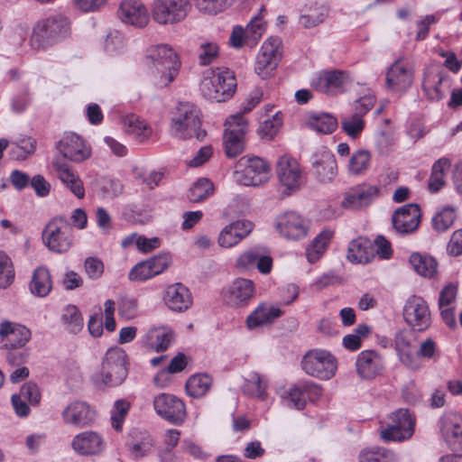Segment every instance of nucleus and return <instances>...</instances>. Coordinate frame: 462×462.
<instances>
[{
    "instance_id": "1",
    "label": "nucleus",
    "mask_w": 462,
    "mask_h": 462,
    "mask_svg": "<svg viewBox=\"0 0 462 462\" xmlns=\"http://www.w3.org/2000/svg\"><path fill=\"white\" fill-rule=\"evenodd\" d=\"M127 355L120 347H110L101 361L100 369L91 376V381L97 389L104 390L121 385L126 379Z\"/></svg>"
},
{
    "instance_id": "2",
    "label": "nucleus",
    "mask_w": 462,
    "mask_h": 462,
    "mask_svg": "<svg viewBox=\"0 0 462 462\" xmlns=\"http://www.w3.org/2000/svg\"><path fill=\"white\" fill-rule=\"evenodd\" d=\"M169 133L178 140H202L206 132L201 129L200 110L192 103H179L171 112Z\"/></svg>"
},
{
    "instance_id": "3",
    "label": "nucleus",
    "mask_w": 462,
    "mask_h": 462,
    "mask_svg": "<svg viewBox=\"0 0 462 462\" xmlns=\"http://www.w3.org/2000/svg\"><path fill=\"white\" fill-rule=\"evenodd\" d=\"M146 59L152 64L155 84L165 87L178 75L180 61L175 51L168 44L152 45L147 50Z\"/></svg>"
},
{
    "instance_id": "4",
    "label": "nucleus",
    "mask_w": 462,
    "mask_h": 462,
    "mask_svg": "<svg viewBox=\"0 0 462 462\" xmlns=\"http://www.w3.org/2000/svg\"><path fill=\"white\" fill-rule=\"evenodd\" d=\"M236 89V79L233 71L225 68L206 70L199 83L201 95L215 102L230 99Z\"/></svg>"
},
{
    "instance_id": "5",
    "label": "nucleus",
    "mask_w": 462,
    "mask_h": 462,
    "mask_svg": "<svg viewBox=\"0 0 462 462\" xmlns=\"http://www.w3.org/2000/svg\"><path fill=\"white\" fill-rule=\"evenodd\" d=\"M69 30L67 18L60 15L49 17L34 26L31 46L36 50L45 48L67 37Z\"/></svg>"
},
{
    "instance_id": "6",
    "label": "nucleus",
    "mask_w": 462,
    "mask_h": 462,
    "mask_svg": "<svg viewBox=\"0 0 462 462\" xmlns=\"http://www.w3.org/2000/svg\"><path fill=\"white\" fill-rule=\"evenodd\" d=\"M42 241L53 253L68 252L73 245L72 225L63 216L51 218L42 231Z\"/></svg>"
},
{
    "instance_id": "7",
    "label": "nucleus",
    "mask_w": 462,
    "mask_h": 462,
    "mask_svg": "<svg viewBox=\"0 0 462 462\" xmlns=\"http://www.w3.org/2000/svg\"><path fill=\"white\" fill-rule=\"evenodd\" d=\"M385 424L380 431L383 441H403L412 436L415 419L408 410L399 409L388 416Z\"/></svg>"
},
{
    "instance_id": "8",
    "label": "nucleus",
    "mask_w": 462,
    "mask_h": 462,
    "mask_svg": "<svg viewBox=\"0 0 462 462\" xmlns=\"http://www.w3.org/2000/svg\"><path fill=\"white\" fill-rule=\"evenodd\" d=\"M302 369L309 375L321 380H329L337 371V359L328 351L312 349L305 354L301 361Z\"/></svg>"
},
{
    "instance_id": "9",
    "label": "nucleus",
    "mask_w": 462,
    "mask_h": 462,
    "mask_svg": "<svg viewBox=\"0 0 462 462\" xmlns=\"http://www.w3.org/2000/svg\"><path fill=\"white\" fill-rule=\"evenodd\" d=\"M190 10V0H153L152 16L159 24H175L185 20Z\"/></svg>"
},
{
    "instance_id": "10",
    "label": "nucleus",
    "mask_w": 462,
    "mask_h": 462,
    "mask_svg": "<svg viewBox=\"0 0 462 462\" xmlns=\"http://www.w3.org/2000/svg\"><path fill=\"white\" fill-rule=\"evenodd\" d=\"M239 165L241 171H235L236 181L244 186H259L267 182L271 177L270 165L260 157H243Z\"/></svg>"
},
{
    "instance_id": "11",
    "label": "nucleus",
    "mask_w": 462,
    "mask_h": 462,
    "mask_svg": "<svg viewBox=\"0 0 462 462\" xmlns=\"http://www.w3.org/2000/svg\"><path fill=\"white\" fill-rule=\"evenodd\" d=\"M223 144L227 157H236L245 149L247 121L241 114L228 116L225 123Z\"/></svg>"
},
{
    "instance_id": "12",
    "label": "nucleus",
    "mask_w": 462,
    "mask_h": 462,
    "mask_svg": "<svg viewBox=\"0 0 462 462\" xmlns=\"http://www.w3.org/2000/svg\"><path fill=\"white\" fill-rule=\"evenodd\" d=\"M282 40L280 37H269L259 51L254 66L255 73L262 79L272 75L281 60Z\"/></svg>"
},
{
    "instance_id": "13",
    "label": "nucleus",
    "mask_w": 462,
    "mask_h": 462,
    "mask_svg": "<svg viewBox=\"0 0 462 462\" xmlns=\"http://www.w3.org/2000/svg\"><path fill=\"white\" fill-rule=\"evenodd\" d=\"M405 322L415 331L423 332L431 325V314L428 303L420 296L408 298L403 307Z\"/></svg>"
},
{
    "instance_id": "14",
    "label": "nucleus",
    "mask_w": 462,
    "mask_h": 462,
    "mask_svg": "<svg viewBox=\"0 0 462 462\" xmlns=\"http://www.w3.org/2000/svg\"><path fill=\"white\" fill-rule=\"evenodd\" d=\"M274 226L281 236L293 241L306 237L310 228L308 221L294 211H287L277 216Z\"/></svg>"
},
{
    "instance_id": "15",
    "label": "nucleus",
    "mask_w": 462,
    "mask_h": 462,
    "mask_svg": "<svg viewBox=\"0 0 462 462\" xmlns=\"http://www.w3.org/2000/svg\"><path fill=\"white\" fill-rule=\"evenodd\" d=\"M276 174L280 184L288 191L298 190L303 183L302 169L293 157L283 154L276 162Z\"/></svg>"
},
{
    "instance_id": "16",
    "label": "nucleus",
    "mask_w": 462,
    "mask_h": 462,
    "mask_svg": "<svg viewBox=\"0 0 462 462\" xmlns=\"http://www.w3.org/2000/svg\"><path fill=\"white\" fill-rule=\"evenodd\" d=\"M57 149L63 158L79 163L90 158L91 146L79 134L65 133L57 143Z\"/></svg>"
},
{
    "instance_id": "17",
    "label": "nucleus",
    "mask_w": 462,
    "mask_h": 462,
    "mask_svg": "<svg viewBox=\"0 0 462 462\" xmlns=\"http://www.w3.org/2000/svg\"><path fill=\"white\" fill-rule=\"evenodd\" d=\"M153 408L161 418L173 424H181L185 420V404L172 394L161 393L157 395L153 400Z\"/></svg>"
},
{
    "instance_id": "18",
    "label": "nucleus",
    "mask_w": 462,
    "mask_h": 462,
    "mask_svg": "<svg viewBox=\"0 0 462 462\" xmlns=\"http://www.w3.org/2000/svg\"><path fill=\"white\" fill-rule=\"evenodd\" d=\"M380 189L369 183H361L349 189L344 195L341 205L346 209H361L368 207L379 197Z\"/></svg>"
},
{
    "instance_id": "19",
    "label": "nucleus",
    "mask_w": 462,
    "mask_h": 462,
    "mask_svg": "<svg viewBox=\"0 0 462 462\" xmlns=\"http://www.w3.org/2000/svg\"><path fill=\"white\" fill-rule=\"evenodd\" d=\"M235 265L241 273L252 271L256 267L261 273L267 274L272 271L273 259L262 248L254 247L242 252L237 256Z\"/></svg>"
},
{
    "instance_id": "20",
    "label": "nucleus",
    "mask_w": 462,
    "mask_h": 462,
    "mask_svg": "<svg viewBox=\"0 0 462 462\" xmlns=\"http://www.w3.org/2000/svg\"><path fill=\"white\" fill-rule=\"evenodd\" d=\"M31 330L16 322L3 320L0 324V338L6 349H22L31 340Z\"/></svg>"
},
{
    "instance_id": "21",
    "label": "nucleus",
    "mask_w": 462,
    "mask_h": 462,
    "mask_svg": "<svg viewBox=\"0 0 462 462\" xmlns=\"http://www.w3.org/2000/svg\"><path fill=\"white\" fill-rule=\"evenodd\" d=\"M255 296L253 281L245 278L235 279L224 293V300L230 307L246 306Z\"/></svg>"
},
{
    "instance_id": "22",
    "label": "nucleus",
    "mask_w": 462,
    "mask_h": 462,
    "mask_svg": "<svg viewBox=\"0 0 462 462\" xmlns=\"http://www.w3.org/2000/svg\"><path fill=\"white\" fill-rule=\"evenodd\" d=\"M253 228V223L248 220L233 221L219 231L217 238V245L221 248H232L244 240Z\"/></svg>"
},
{
    "instance_id": "23",
    "label": "nucleus",
    "mask_w": 462,
    "mask_h": 462,
    "mask_svg": "<svg viewBox=\"0 0 462 462\" xmlns=\"http://www.w3.org/2000/svg\"><path fill=\"white\" fill-rule=\"evenodd\" d=\"M347 81L348 76L343 70H324L312 79L311 86L321 93L335 95L344 91Z\"/></svg>"
},
{
    "instance_id": "24",
    "label": "nucleus",
    "mask_w": 462,
    "mask_h": 462,
    "mask_svg": "<svg viewBox=\"0 0 462 462\" xmlns=\"http://www.w3.org/2000/svg\"><path fill=\"white\" fill-rule=\"evenodd\" d=\"M117 14L124 23L139 28L144 27L149 22L148 10L141 0H123Z\"/></svg>"
},
{
    "instance_id": "25",
    "label": "nucleus",
    "mask_w": 462,
    "mask_h": 462,
    "mask_svg": "<svg viewBox=\"0 0 462 462\" xmlns=\"http://www.w3.org/2000/svg\"><path fill=\"white\" fill-rule=\"evenodd\" d=\"M420 210L417 204H407L397 208L392 217L395 230L400 234L415 231L420 224Z\"/></svg>"
},
{
    "instance_id": "26",
    "label": "nucleus",
    "mask_w": 462,
    "mask_h": 462,
    "mask_svg": "<svg viewBox=\"0 0 462 462\" xmlns=\"http://www.w3.org/2000/svg\"><path fill=\"white\" fill-rule=\"evenodd\" d=\"M105 440L97 431L86 430L77 434L71 441L73 450L81 456L98 455L105 449Z\"/></svg>"
},
{
    "instance_id": "27",
    "label": "nucleus",
    "mask_w": 462,
    "mask_h": 462,
    "mask_svg": "<svg viewBox=\"0 0 462 462\" xmlns=\"http://www.w3.org/2000/svg\"><path fill=\"white\" fill-rule=\"evenodd\" d=\"M53 170L57 178L61 183L70 190V192L81 199L85 197V188L83 181L69 164L66 162L55 158L52 162Z\"/></svg>"
},
{
    "instance_id": "28",
    "label": "nucleus",
    "mask_w": 462,
    "mask_h": 462,
    "mask_svg": "<svg viewBox=\"0 0 462 462\" xmlns=\"http://www.w3.org/2000/svg\"><path fill=\"white\" fill-rule=\"evenodd\" d=\"M439 428L444 440L451 449L462 446V417L455 412H448L439 420Z\"/></svg>"
},
{
    "instance_id": "29",
    "label": "nucleus",
    "mask_w": 462,
    "mask_h": 462,
    "mask_svg": "<svg viewBox=\"0 0 462 462\" xmlns=\"http://www.w3.org/2000/svg\"><path fill=\"white\" fill-rule=\"evenodd\" d=\"M61 416L66 424L77 427H86L94 421L95 411L87 402L75 401L65 407Z\"/></svg>"
},
{
    "instance_id": "30",
    "label": "nucleus",
    "mask_w": 462,
    "mask_h": 462,
    "mask_svg": "<svg viewBox=\"0 0 462 462\" xmlns=\"http://www.w3.org/2000/svg\"><path fill=\"white\" fill-rule=\"evenodd\" d=\"M356 366L358 375L365 380L374 379L383 372L384 367L382 356L374 350L359 353Z\"/></svg>"
},
{
    "instance_id": "31",
    "label": "nucleus",
    "mask_w": 462,
    "mask_h": 462,
    "mask_svg": "<svg viewBox=\"0 0 462 462\" xmlns=\"http://www.w3.org/2000/svg\"><path fill=\"white\" fill-rule=\"evenodd\" d=\"M311 163L317 177L322 182L331 181L337 174L335 155L326 148L314 153Z\"/></svg>"
},
{
    "instance_id": "32",
    "label": "nucleus",
    "mask_w": 462,
    "mask_h": 462,
    "mask_svg": "<svg viewBox=\"0 0 462 462\" xmlns=\"http://www.w3.org/2000/svg\"><path fill=\"white\" fill-rule=\"evenodd\" d=\"M163 300L166 306L175 312H184L192 305V296L189 290L180 282L167 287Z\"/></svg>"
},
{
    "instance_id": "33",
    "label": "nucleus",
    "mask_w": 462,
    "mask_h": 462,
    "mask_svg": "<svg viewBox=\"0 0 462 462\" xmlns=\"http://www.w3.org/2000/svg\"><path fill=\"white\" fill-rule=\"evenodd\" d=\"M450 87V79L443 72H429L422 81L423 92L431 101L442 99Z\"/></svg>"
},
{
    "instance_id": "34",
    "label": "nucleus",
    "mask_w": 462,
    "mask_h": 462,
    "mask_svg": "<svg viewBox=\"0 0 462 462\" xmlns=\"http://www.w3.org/2000/svg\"><path fill=\"white\" fill-rule=\"evenodd\" d=\"M411 82L412 73L401 60H396L387 71L386 84L393 90H404Z\"/></svg>"
},
{
    "instance_id": "35",
    "label": "nucleus",
    "mask_w": 462,
    "mask_h": 462,
    "mask_svg": "<svg viewBox=\"0 0 462 462\" xmlns=\"http://www.w3.org/2000/svg\"><path fill=\"white\" fill-rule=\"evenodd\" d=\"M268 379L255 371H250L244 376L241 390L244 394L264 400L267 396Z\"/></svg>"
},
{
    "instance_id": "36",
    "label": "nucleus",
    "mask_w": 462,
    "mask_h": 462,
    "mask_svg": "<svg viewBox=\"0 0 462 462\" xmlns=\"http://www.w3.org/2000/svg\"><path fill=\"white\" fill-rule=\"evenodd\" d=\"M282 314V311L279 307L262 303L247 317L246 325L248 328L253 329L271 324Z\"/></svg>"
},
{
    "instance_id": "37",
    "label": "nucleus",
    "mask_w": 462,
    "mask_h": 462,
    "mask_svg": "<svg viewBox=\"0 0 462 462\" xmlns=\"http://www.w3.org/2000/svg\"><path fill=\"white\" fill-rule=\"evenodd\" d=\"M334 233L333 229L325 227L314 237L306 249L307 259L310 263H316L325 254Z\"/></svg>"
},
{
    "instance_id": "38",
    "label": "nucleus",
    "mask_w": 462,
    "mask_h": 462,
    "mask_svg": "<svg viewBox=\"0 0 462 462\" xmlns=\"http://www.w3.org/2000/svg\"><path fill=\"white\" fill-rule=\"evenodd\" d=\"M328 12V9L324 5L313 3L310 5H306L301 10L299 23L304 28H313L325 21Z\"/></svg>"
},
{
    "instance_id": "39",
    "label": "nucleus",
    "mask_w": 462,
    "mask_h": 462,
    "mask_svg": "<svg viewBox=\"0 0 462 462\" xmlns=\"http://www.w3.org/2000/svg\"><path fill=\"white\" fill-rule=\"evenodd\" d=\"M124 129L139 142L148 139L152 133L151 126L138 116L128 115L124 119Z\"/></svg>"
},
{
    "instance_id": "40",
    "label": "nucleus",
    "mask_w": 462,
    "mask_h": 462,
    "mask_svg": "<svg viewBox=\"0 0 462 462\" xmlns=\"http://www.w3.org/2000/svg\"><path fill=\"white\" fill-rule=\"evenodd\" d=\"M52 288L49 270L43 266L34 270L30 282L31 292L37 297L47 296Z\"/></svg>"
},
{
    "instance_id": "41",
    "label": "nucleus",
    "mask_w": 462,
    "mask_h": 462,
    "mask_svg": "<svg viewBox=\"0 0 462 462\" xmlns=\"http://www.w3.org/2000/svg\"><path fill=\"white\" fill-rule=\"evenodd\" d=\"M173 333L167 328H152L146 334L143 342L156 352L165 351L172 339Z\"/></svg>"
},
{
    "instance_id": "42",
    "label": "nucleus",
    "mask_w": 462,
    "mask_h": 462,
    "mask_svg": "<svg viewBox=\"0 0 462 462\" xmlns=\"http://www.w3.org/2000/svg\"><path fill=\"white\" fill-rule=\"evenodd\" d=\"M409 261L415 272L423 277L431 278L437 273L438 263L430 255L415 253Z\"/></svg>"
},
{
    "instance_id": "43",
    "label": "nucleus",
    "mask_w": 462,
    "mask_h": 462,
    "mask_svg": "<svg viewBox=\"0 0 462 462\" xmlns=\"http://www.w3.org/2000/svg\"><path fill=\"white\" fill-rule=\"evenodd\" d=\"M307 124L312 130L322 134H332L338 125L335 116L326 113L310 115Z\"/></svg>"
},
{
    "instance_id": "44",
    "label": "nucleus",
    "mask_w": 462,
    "mask_h": 462,
    "mask_svg": "<svg viewBox=\"0 0 462 462\" xmlns=\"http://www.w3.org/2000/svg\"><path fill=\"white\" fill-rule=\"evenodd\" d=\"M371 243L359 237L351 241L347 250V259L356 263H368L370 260Z\"/></svg>"
},
{
    "instance_id": "45",
    "label": "nucleus",
    "mask_w": 462,
    "mask_h": 462,
    "mask_svg": "<svg viewBox=\"0 0 462 462\" xmlns=\"http://www.w3.org/2000/svg\"><path fill=\"white\" fill-rule=\"evenodd\" d=\"M212 378L206 374L190 376L186 383L187 393L193 398L203 397L210 389Z\"/></svg>"
},
{
    "instance_id": "46",
    "label": "nucleus",
    "mask_w": 462,
    "mask_h": 462,
    "mask_svg": "<svg viewBox=\"0 0 462 462\" xmlns=\"http://www.w3.org/2000/svg\"><path fill=\"white\" fill-rule=\"evenodd\" d=\"M449 167L450 161L447 158H440L434 162L428 182V187L430 192H438L443 188L445 185V171Z\"/></svg>"
},
{
    "instance_id": "47",
    "label": "nucleus",
    "mask_w": 462,
    "mask_h": 462,
    "mask_svg": "<svg viewBox=\"0 0 462 462\" xmlns=\"http://www.w3.org/2000/svg\"><path fill=\"white\" fill-rule=\"evenodd\" d=\"M371 159V153L367 150L360 149L355 152L348 162V172L356 176L364 174L370 167Z\"/></svg>"
},
{
    "instance_id": "48",
    "label": "nucleus",
    "mask_w": 462,
    "mask_h": 462,
    "mask_svg": "<svg viewBox=\"0 0 462 462\" xmlns=\"http://www.w3.org/2000/svg\"><path fill=\"white\" fill-rule=\"evenodd\" d=\"M365 126V122L360 114L353 113L350 116H346L341 120L342 131L350 138H358Z\"/></svg>"
},
{
    "instance_id": "49",
    "label": "nucleus",
    "mask_w": 462,
    "mask_h": 462,
    "mask_svg": "<svg viewBox=\"0 0 462 462\" xmlns=\"http://www.w3.org/2000/svg\"><path fill=\"white\" fill-rule=\"evenodd\" d=\"M265 12V8L262 6L259 14L251 18L245 28L248 42H251V43L254 45L257 43V42L262 38L265 32L266 23L264 22L263 16V13Z\"/></svg>"
},
{
    "instance_id": "50",
    "label": "nucleus",
    "mask_w": 462,
    "mask_h": 462,
    "mask_svg": "<svg viewBox=\"0 0 462 462\" xmlns=\"http://www.w3.org/2000/svg\"><path fill=\"white\" fill-rule=\"evenodd\" d=\"M359 462H398L396 456L383 448L364 449L358 456Z\"/></svg>"
},
{
    "instance_id": "51",
    "label": "nucleus",
    "mask_w": 462,
    "mask_h": 462,
    "mask_svg": "<svg viewBox=\"0 0 462 462\" xmlns=\"http://www.w3.org/2000/svg\"><path fill=\"white\" fill-rule=\"evenodd\" d=\"M235 0H194L196 9L202 14L216 15L234 4Z\"/></svg>"
},
{
    "instance_id": "52",
    "label": "nucleus",
    "mask_w": 462,
    "mask_h": 462,
    "mask_svg": "<svg viewBox=\"0 0 462 462\" xmlns=\"http://www.w3.org/2000/svg\"><path fill=\"white\" fill-rule=\"evenodd\" d=\"M213 183L205 178L199 179L189 189V199L192 202H200L213 194Z\"/></svg>"
},
{
    "instance_id": "53",
    "label": "nucleus",
    "mask_w": 462,
    "mask_h": 462,
    "mask_svg": "<svg viewBox=\"0 0 462 462\" xmlns=\"http://www.w3.org/2000/svg\"><path fill=\"white\" fill-rule=\"evenodd\" d=\"M219 55V46L217 42L205 41L200 43L198 49L199 63L202 66H208L213 63Z\"/></svg>"
},
{
    "instance_id": "54",
    "label": "nucleus",
    "mask_w": 462,
    "mask_h": 462,
    "mask_svg": "<svg viewBox=\"0 0 462 462\" xmlns=\"http://www.w3.org/2000/svg\"><path fill=\"white\" fill-rule=\"evenodd\" d=\"M186 364L187 363L185 356L180 353L178 354L171 360L166 370H162L160 373L156 374V376L153 379L154 383L161 388L165 387L166 383H161V380L165 379L168 374H174L182 371L185 368Z\"/></svg>"
},
{
    "instance_id": "55",
    "label": "nucleus",
    "mask_w": 462,
    "mask_h": 462,
    "mask_svg": "<svg viewBox=\"0 0 462 462\" xmlns=\"http://www.w3.org/2000/svg\"><path fill=\"white\" fill-rule=\"evenodd\" d=\"M370 328L365 324H359L354 330V333L348 334L343 337V346L351 351L361 347V338L367 336Z\"/></svg>"
},
{
    "instance_id": "56",
    "label": "nucleus",
    "mask_w": 462,
    "mask_h": 462,
    "mask_svg": "<svg viewBox=\"0 0 462 462\" xmlns=\"http://www.w3.org/2000/svg\"><path fill=\"white\" fill-rule=\"evenodd\" d=\"M14 279V271L10 257L0 252V288L8 287Z\"/></svg>"
},
{
    "instance_id": "57",
    "label": "nucleus",
    "mask_w": 462,
    "mask_h": 462,
    "mask_svg": "<svg viewBox=\"0 0 462 462\" xmlns=\"http://www.w3.org/2000/svg\"><path fill=\"white\" fill-rule=\"evenodd\" d=\"M130 404L124 400H117L114 404L111 414V424L115 430L121 431L125 416L129 411Z\"/></svg>"
},
{
    "instance_id": "58",
    "label": "nucleus",
    "mask_w": 462,
    "mask_h": 462,
    "mask_svg": "<svg viewBox=\"0 0 462 462\" xmlns=\"http://www.w3.org/2000/svg\"><path fill=\"white\" fill-rule=\"evenodd\" d=\"M285 402L286 405L289 407H292L297 410H302L306 404V396L303 391V384L299 383L290 388L286 393Z\"/></svg>"
},
{
    "instance_id": "59",
    "label": "nucleus",
    "mask_w": 462,
    "mask_h": 462,
    "mask_svg": "<svg viewBox=\"0 0 462 462\" xmlns=\"http://www.w3.org/2000/svg\"><path fill=\"white\" fill-rule=\"evenodd\" d=\"M63 321L72 333H77L83 327V319L76 306H68L62 316Z\"/></svg>"
},
{
    "instance_id": "60",
    "label": "nucleus",
    "mask_w": 462,
    "mask_h": 462,
    "mask_svg": "<svg viewBox=\"0 0 462 462\" xmlns=\"http://www.w3.org/2000/svg\"><path fill=\"white\" fill-rule=\"evenodd\" d=\"M282 120L279 112L271 118L264 120L259 126V133L263 137L272 139L282 126Z\"/></svg>"
},
{
    "instance_id": "61",
    "label": "nucleus",
    "mask_w": 462,
    "mask_h": 462,
    "mask_svg": "<svg viewBox=\"0 0 462 462\" xmlns=\"http://www.w3.org/2000/svg\"><path fill=\"white\" fill-rule=\"evenodd\" d=\"M455 218L454 209L452 208H446L433 217V226L438 231H446L452 226Z\"/></svg>"
},
{
    "instance_id": "62",
    "label": "nucleus",
    "mask_w": 462,
    "mask_h": 462,
    "mask_svg": "<svg viewBox=\"0 0 462 462\" xmlns=\"http://www.w3.org/2000/svg\"><path fill=\"white\" fill-rule=\"evenodd\" d=\"M154 276L156 275L153 273L152 267L147 263V261L138 263L128 273L130 281H146Z\"/></svg>"
},
{
    "instance_id": "63",
    "label": "nucleus",
    "mask_w": 462,
    "mask_h": 462,
    "mask_svg": "<svg viewBox=\"0 0 462 462\" xmlns=\"http://www.w3.org/2000/svg\"><path fill=\"white\" fill-rule=\"evenodd\" d=\"M417 356L426 360L437 361L439 358L437 343L431 337L420 342L417 350Z\"/></svg>"
},
{
    "instance_id": "64",
    "label": "nucleus",
    "mask_w": 462,
    "mask_h": 462,
    "mask_svg": "<svg viewBox=\"0 0 462 462\" xmlns=\"http://www.w3.org/2000/svg\"><path fill=\"white\" fill-rule=\"evenodd\" d=\"M118 313L126 320L134 319L138 314V306L135 300L123 297L118 302Z\"/></svg>"
}]
</instances>
